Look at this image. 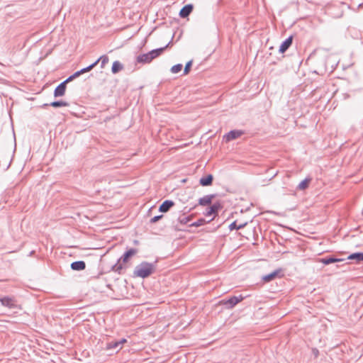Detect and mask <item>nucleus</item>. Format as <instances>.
Returning a JSON list of instances; mask_svg holds the SVG:
<instances>
[{"label": "nucleus", "mask_w": 363, "mask_h": 363, "mask_svg": "<svg viewBox=\"0 0 363 363\" xmlns=\"http://www.w3.org/2000/svg\"><path fill=\"white\" fill-rule=\"evenodd\" d=\"M155 269V265L147 262H143L135 267L133 271L134 277L143 279L150 276Z\"/></svg>", "instance_id": "obj_1"}, {"label": "nucleus", "mask_w": 363, "mask_h": 363, "mask_svg": "<svg viewBox=\"0 0 363 363\" xmlns=\"http://www.w3.org/2000/svg\"><path fill=\"white\" fill-rule=\"evenodd\" d=\"M137 252L138 250L135 248L129 249L118 259L117 262L111 267V271L121 274L124 268L123 264L128 262L129 259Z\"/></svg>", "instance_id": "obj_2"}, {"label": "nucleus", "mask_w": 363, "mask_h": 363, "mask_svg": "<svg viewBox=\"0 0 363 363\" xmlns=\"http://www.w3.org/2000/svg\"><path fill=\"white\" fill-rule=\"evenodd\" d=\"M243 297L240 295L239 296H232L228 299H223L220 301V304L225 306L227 308H233L236 304L242 301Z\"/></svg>", "instance_id": "obj_3"}, {"label": "nucleus", "mask_w": 363, "mask_h": 363, "mask_svg": "<svg viewBox=\"0 0 363 363\" xmlns=\"http://www.w3.org/2000/svg\"><path fill=\"white\" fill-rule=\"evenodd\" d=\"M0 302L2 306L7 307L9 309L17 308L18 307L17 301L13 297L4 296L0 298Z\"/></svg>", "instance_id": "obj_4"}, {"label": "nucleus", "mask_w": 363, "mask_h": 363, "mask_svg": "<svg viewBox=\"0 0 363 363\" xmlns=\"http://www.w3.org/2000/svg\"><path fill=\"white\" fill-rule=\"evenodd\" d=\"M243 131L240 130H233L224 135V139L226 142H230L233 140L237 139L243 134Z\"/></svg>", "instance_id": "obj_5"}, {"label": "nucleus", "mask_w": 363, "mask_h": 363, "mask_svg": "<svg viewBox=\"0 0 363 363\" xmlns=\"http://www.w3.org/2000/svg\"><path fill=\"white\" fill-rule=\"evenodd\" d=\"M171 42H169L167 45L162 48L154 49L150 52H148V54L151 58V60H154L156 57H159L164 51V50L169 46Z\"/></svg>", "instance_id": "obj_6"}, {"label": "nucleus", "mask_w": 363, "mask_h": 363, "mask_svg": "<svg viewBox=\"0 0 363 363\" xmlns=\"http://www.w3.org/2000/svg\"><path fill=\"white\" fill-rule=\"evenodd\" d=\"M342 261H344L343 259L335 258L331 256L319 258L318 260V262L324 264L325 265H328L332 263H335V262H342Z\"/></svg>", "instance_id": "obj_7"}, {"label": "nucleus", "mask_w": 363, "mask_h": 363, "mask_svg": "<svg viewBox=\"0 0 363 363\" xmlns=\"http://www.w3.org/2000/svg\"><path fill=\"white\" fill-rule=\"evenodd\" d=\"M292 42H293L292 36H289V38H287L281 44L280 47H279V52H281V53L285 52L289 49V48L291 45Z\"/></svg>", "instance_id": "obj_8"}, {"label": "nucleus", "mask_w": 363, "mask_h": 363, "mask_svg": "<svg viewBox=\"0 0 363 363\" xmlns=\"http://www.w3.org/2000/svg\"><path fill=\"white\" fill-rule=\"evenodd\" d=\"M174 205V201L171 200H165L159 207V211L162 213L167 212Z\"/></svg>", "instance_id": "obj_9"}, {"label": "nucleus", "mask_w": 363, "mask_h": 363, "mask_svg": "<svg viewBox=\"0 0 363 363\" xmlns=\"http://www.w3.org/2000/svg\"><path fill=\"white\" fill-rule=\"evenodd\" d=\"M193 11V6L191 4H186L179 11V16L181 18H186Z\"/></svg>", "instance_id": "obj_10"}, {"label": "nucleus", "mask_w": 363, "mask_h": 363, "mask_svg": "<svg viewBox=\"0 0 363 363\" xmlns=\"http://www.w3.org/2000/svg\"><path fill=\"white\" fill-rule=\"evenodd\" d=\"M67 86L65 85V82H61L55 89L54 91V96L55 97H60L62 96L65 94Z\"/></svg>", "instance_id": "obj_11"}, {"label": "nucleus", "mask_w": 363, "mask_h": 363, "mask_svg": "<svg viewBox=\"0 0 363 363\" xmlns=\"http://www.w3.org/2000/svg\"><path fill=\"white\" fill-rule=\"evenodd\" d=\"M70 267L74 271H82L86 268V263L82 260L73 262Z\"/></svg>", "instance_id": "obj_12"}, {"label": "nucleus", "mask_w": 363, "mask_h": 363, "mask_svg": "<svg viewBox=\"0 0 363 363\" xmlns=\"http://www.w3.org/2000/svg\"><path fill=\"white\" fill-rule=\"evenodd\" d=\"M220 204L219 203H215L212 206H211L204 213L206 216H211L213 214L217 213L218 209L220 208Z\"/></svg>", "instance_id": "obj_13"}, {"label": "nucleus", "mask_w": 363, "mask_h": 363, "mask_svg": "<svg viewBox=\"0 0 363 363\" xmlns=\"http://www.w3.org/2000/svg\"><path fill=\"white\" fill-rule=\"evenodd\" d=\"M213 177L212 174H208L206 177H203L199 180V184L203 186H208L212 184Z\"/></svg>", "instance_id": "obj_14"}, {"label": "nucleus", "mask_w": 363, "mask_h": 363, "mask_svg": "<svg viewBox=\"0 0 363 363\" xmlns=\"http://www.w3.org/2000/svg\"><path fill=\"white\" fill-rule=\"evenodd\" d=\"M215 197L213 194L206 195L199 200V203L201 206H207L211 203L213 199Z\"/></svg>", "instance_id": "obj_15"}, {"label": "nucleus", "mask_w": 363, "mask_h": 363, "mask_svg": "<svg viewBox=\"0 0 363 363\" xmlns=\"http://www.w3.org/2000/svg\"><path fill=\"white\" fill-rule=\"evenodd\" d=\"M281 269H277V270L269 273V274L264 276L262 279L266 282H269V281L273 280L274 279H275L277 277H278L279 274H281Z\"/></svg>", "instance_id": "obj_16"}, {"label": "nucleus", "mask_w": 363, "mask_h": 363, "mask_svg": "<svg viewBox=\"0 0 363 363\" xmlns=\"http://www.w3.org/2000/svg\"><path fill=\"white\" fill-rule=\"evenodd\" d=\"M350 260H354L356 263L363 262V252H354L350 254L348 257Z\"/></svg>", "instance_id": "obj_17"}, {"label": "nucleus", "mask_w": 363, "mask_h": 363, "mask_svg": "<svg viewBox=\"0 0 363 363\" xmlns=\"http://www.w3.org/2000/svg\"><path fill=\"white\" fill-rule=\"evenodd\" d=\"M152 61L148 52L140 55L137 57V62L138 63L146 64Z\"/></svg>", "instance_id": "obj_18"}, {"label": "nucleus", "mask_w": 363, "mask_h": 363, "mask_svg": "<svg viewBox=\"0 0 363 363\" xmlns=\"http://www.w3.org/2000/svg\"><path fill=\"white\" fill-rule=\"evenodd\" d=\"M123 69V65L118 60L114 61L112 65L111 72L113 74H116Z\"/></svg>", "instance_id": "obj_19"}, {"label": "nucleus", "mask_w": 363, "mask_h": 363, "mask_svg": "<svg viewBox=\"0 0 363 363\" xmlns=\"http://www.w3.org/2000/svg\"><path fill=\"white\" fill-rule=\"evenodd\" d=\"M212 220H213V218H211L210 220H208V223H209ZM206 223H207V221L204 218H200V219L197 220L196 221L191 223L189 225V226H191V227H199V226L203 225Z\"/></svg>", "instance_id": "obj_20"}, {"label": "nucleus", "mask_w": 363, "mask_h": 363, "mask_svg": "<svg viewBox=\"0 0 363 363\" xmlns=\"http://www.w3.org/2000/svg\"><path fill=\"white\" fill-rule=\"evenodd\" d=\"M247 225V223H240V225H237L236 221L233 222L230 225L229 228L230 230H240L245 228Z\"/></svg>", "instance_id": "obj_21"}, {"label": "nucleus", "mask_w": 363, "mask_h": 363, "mask_svg": "<svg viewBox=\"0 0 363 363\" xmlns=\"http://www.w3.org/2000/svg\"><path fill=\"white\" fill-rule=\"evenodd\" d=\"M50 105L52 107L58 108V107H62V106H68L69 103L64 101H55L50 103Z\"/></svg>", "instance_id": "obj_22"}, {"label": "nucleus", "mask_w": 363, "mask_h": 363, "mask_svg": "<svg viewBox=\"0 0 363 363\" xmlns=\"http://www.w3.org/2000/svg\"><path fill=\"white\" fill-rule=\"evenodd\" d=\"M310 181L311 179H305L304 180L299 183V184L297 186V189L299 190L306 189L308 186Z\"/></svg>", "instance_id": "obj_23"}, {"label": "nucleus", "mask_w": 363, "mask_h": 363, "mask_svg": "<svg viewBox=\"0 0 363 363\" xmlns=\"http://www.w3.org/2000/svg\"><path fill=\"white\" fill-rule=\"evenodd\" d=\"M106 348L108 350H110V349H121V342H118V341H115V342H111L107 344V346H106Z\"/></svg>", "instance_id": "obj_24"}, {"label": "nucleus", "mask_w": 363, "mask_h": 363, "mask_svg": "<svg viewBox=\"0 0 363 363\" xmlns=\"http://www.w3.org/2000/svg\"><path fill=\"white\" fill-rule=\"evenodd\" d=\"M96 62H97V64L101 62V66L104 67L108 63V57L106 55H102Z\"/></svg>", "instance_id": "obj_25"}, {"label": "nucleus", "mask_w": 363, "mask_h": 363, "mask_svg": "<svg viewBox=\"0 0 363 363\" xmlns=\"http://www.w3.org/2000/svg\"><path fill=\"white\" fill-rule=\"evenodd\" d=\"M182 67H183V66L182 64H177L172 67L171 72L173 74H177V73L179 72L180 71H182Z\"/></svg>", "instance_id": "obj_26"}, {"label": "nucleus", "mask_w": 363, "mask_h": 363, "mask_svg": "<svg viewBox=\"0 0 363 363\" xmlns=\"http://www.w3.org/2000/svg\"><path fill=\"white\" fill-rule=\"evenodd\" d=\"M191 220V216H180L178 221L183 225L187 224Z\"/></svg>", "instance_id": "obj_27"}, {"label": "nucleus", "mask_w": 363, "mask_h": 363, "mask_svg": "<svg viewBox=\"0 0 363 363\" xmlns=\"http://www.w3.org/2000/svg\"><path fill=\"white\" fill-rule=\"evenodd\" d=\"M97 65V62H93L91 65H89L88 67H84L82 69H80L83 74L85 73V72H89L90 70H91L94 67H96V65Z\"/></svg>", "instance_id": "obj_28"}, {"label": "nucleus", "mask_w": 363, "mask_h": 363, "mask_svg": "<svg viewBox=\"0 0 363 363\" xmlns=\"http://www.w3.org/2000/svg\"><path fill=\"white\" fill-rule=\"evenodd\" d=\"M191 65H192V61L191 60L189 61L186 64V65L184 67V74H187L189 72Z\"/></svg>", "instance_id": "obj_29"}, {"label": "nucleus", "mask_w": 363, "mask_h": 363, "mask_svg": "<svg viewBox=\"0 0 363 363\" xmlns=\"http://www.w3.org/2000/svg\"><path fill=\"white\" fill-rule=\"evenodd\" d=\"M162 217H163V215L155 216H154L153 218H151L150 223H156L158 220H160Z\"/></svg>", "instance_id": "obj_30"}, {"label": "nucleus", "mask_w": 363, "mask_h": 363, "mask_svg": "<svg viewBox=\"0 0 363 363\" xmlns=\"http://www.w3.org/2000/svg\"><path fill=\"white\" fill-rule=\"evenodd\" d=\"M81 72H82L81 70H79V71L74 72L73 74H72V76L73 77L74 79H75L83 74Z\"/></svg>", "instance_id": "obj_31"}, {"label": "nucleus", "mask_w": 363, "mask_h": 363, "mask_svg": "<svg viewBox=\"0 0 363 363\" xmlns=\"http://www.w3.org/2000/svg\"><path fill=\"white\" fill-rule=\"evenodd\" d=\"M81 72H82L81 70H79V71L74 72L73 74H72V76L73 77L74 79H75L83 74Z\"/></svg>", "instance_id": "obj_32"}, {"label": "nucleus", "mask_w": 363, "mask_h": 363, "mask_svg": "<svg viewBox=\"0 0 363 363\" xmlns=\"http://www.w3.org/2000/svg\"><path fill=\"white\" fill-rule=\"evenodd\" d=\"M73 79H74L73 78V77L72 75H70L68 78H67L65 81H63L62 82H65V85L67 86V84L71 81H72Z\"/></svg>", "instance_id": "obj_33"}, {"label": "nucleus", "mask_w": 363, "mask_h": 363, "mask_svg": "<svg viewBox=\"0 0 363 363\" xmlns=\"http://www.w3.org/2000/svg\"><path fill=\"white\" fill-rule=\"evenodd\" d=\"M126 342V340L123 338L121 340L118 341V342H121V347H122V345Z\"/></svg>", "instance_id": "obj_34"}, {"label": "nucleus", "mask_w": 363, "mask_h": 363, "mask_svg": "<svg viewBox=\"0 0 363 363\" xmlns=\"http://www.w3.org/2000/svg\"><path fill=\"white\" fill-rule=\"evenodd\" d=\"M313 352H314L315 355L316 356L317 354L318 353V351L317 350H313Z\"/></svg>", "instance_id": "obj_35"}]
</instances>
